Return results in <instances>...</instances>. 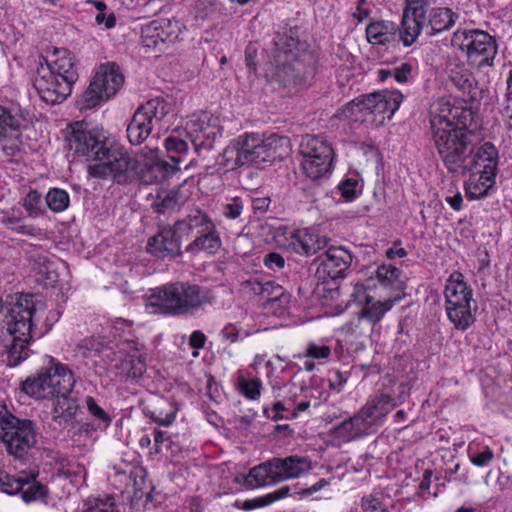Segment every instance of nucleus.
<instances>
[{
	"instance_id": "17",
	"label": "nucleus",
	"mask_w": 512,
	"mask_h": 512,
	"mask_svg": "<svg viewBox=\"0 0 512 512\" xmlns=\"http://www.w3.org/2000/svg\"><path fill=\"white\" fill-rule=\"evenodd\" d=\"M186 136L195 149H211L215 140L222 135L219 119L208 112L190 116L185 126Z\"/></svg>"
},
{
	"instance_id": "49",
	"label": "nucleus",
	"mask_w": 512,
	"mask_h": 512,
	"mask_svg": "<svg viewBox=\"0 0 512 512\" xmlns=\"http://www.w3.org/2000/svg\"><path fill=\"white\" fill-rule=\"evenodd\" d=\"M468 453L471 463L477 467L487 466L494 458V453L488 446H485L482 450L474 451L470 445Z\"/></svg>"
},
{
	"instance_id": "28",
	"label": "nucleus",
	"mask_w": 512,
	"mask_h": 512,
	"mask_svg": "<svg viewBox=\"0 0 512 512\" xmlns=\"http://www.w3.org/2000/svg\"><path fill=\"white\" fill-rule=\"evenodd\" d=\"M287 248L297 254L309 256L320 248L317 236L307 229L296 230L287 237Z\"/></svg>"
},
{
	"instance_id": "44",
	"label": "nucleus",
	"mask_w": 512,
	"mask_h": 512,
	"mask_svg": "<svg viewBox=\"0 0 512 512\" xmlns=\"http://www.w3.org/2000/svg\"><path fill=\"white\" fill-rule=\"evenodd\" d=\"M450 82L460 91L470 94L474 89L475 80L466 68L453 69L449 73Z\"/></svg>"
},
{
	"instance_id": "24",
	"label": "nucleus",
	"mask_w": 512,
	"mask_h": 512,
	"mask_svg": "<svg viewBox=\"0 0 512 512\" xmlns=\"http://www.w3.org/2000/svg\"><path fill=\"white\" fill-rule=\"evenodd\" d=\"M44 372L51 397L71 393L76 381L72 371L66 365L48 357V366L44 368Z\"/></svg>"
},
{
	"instance_id": "37",
	"label": "nucleus",
	"mask_w": 512,
	"mask_h": 512,
	"mask_svg": "<svg viewBox=\"0 0 512 512\" xmlns=\"http://www.w3.org/2000/svg\"><path fill=\"white\" fill-rule=\"evenodd\" d=\"M421 17H417L416 13H404L402 24L400 28V38L404 46H411L418 38L421 30L423 29Z\"/></svg>"
},
{
	"instance_id": "27",
	"label": "nucleus",
	"mask_w": 512,
	"mask_h": 512,
	"mask_svg": "<svg viewBox=\"0 0 512 512\" xmlns=\"http://www.w3.org/2000/svg\"><path fill=\"white\" fill-rule=\"evenodd\" d=\"M51 412L52 420L61 427H69L74 424L79 405L70 394L54 396Z\"/></svg>"
},
{
	"instance_id": "58",
	"label": "nucleus",
	"mask_w": 512,
	"mask_h": 512,
	"mask_svg": "<svg viewBox=\"0 0 512 512\" xmlns=\"http://www.w3.org/2000/svg\"><path fill=\"white\" fill-rule=\"evenodd\" d=\"M272 503H274L272 500V495H271V493H268L264 496H260L257 498H253V499L244 501L242 507L244 510H252V509L268 506Z\"/></svg>"
},
{
	"instance_id": "15",
	"label": "nucleus",
	"mask_w": 512,
	"mask_h": 512,
	"mask_svg": "<svg viewBox=\"0 0 512 512\" xmlns=\"http://www.w3.org/2000/svg\"><path fill=\"white\" fill-rule=\"evenodd\" d=\"M124 82V77L115 64L100 66L88 88L84 91L78 106L81 110L92 109L114 96Z\"/></svg>"
},
{
	"instance_id": "36",
	"label": "nucleus",
	"mask_w": 512,
	"mask_h": 512,
	"mask_svg": "<svg viewBox=\"0 0 512 512\" xmlns=\"http://www.w3.org/2000/svg\"><path fill=\"white\" fill-rule=\"evenodd\" d=\"M20 390L26 395L37 399L51 398L50 387L47 384L44 368L36 375L22 381L20 383Z\"/></svg>"
},
{
	"instance_id": "35",
	"label": "nucleus",
	"mask_w": 512,
	"mask_h": 512,
	"mask_svg": "<svg viewBox=\"0 0 512 512\" xmlns=\"http://www.w3.org/2000/svg\"><path fill=\"white\" fill-rule=\"evenodd\" d=\"M177 407L166 399H158L152 409L145 408L144 413L152 421L162 426H169L175 420Z\"/></svg>"
},
{
	"instance_id": "47",
	"label": "nucleus",
	"mask_w": 512,
	"mask_h": 512,
	"mask_svg": "<svg viewBox=\"0 0 512 512\" xmlns=\"http://www.w3.org/2000/svg\"><path fill=\"white\" fill-rule=\"evenodd\" d=\"M262 381L259 378L246 379L243 376L238 378L240 392L250 400H257L261 395Z\"/></svg>"
},
{
	"instance_id": "30",
	"label": "nucleus",
	"mask_w": 512,
	"mask_h": 512,
	"mask_svg": "<svg viewBox=\"0 0 512 512\" xmlns=\"http://www.w3.org/2000/svg\"><path fill=\"white\" fill-rule=\"evenodd\" d=\"M214 223L207 213L199 209L192 210L186 217L178 220L174 227L179 236H189L193 232L205 230Z\"/></svg>"
},
{
	"instance_id": "55",
	"label": "nucleus",
	"mask_w": 512,
	"mask_h": 512,
	"mask_svg": "<svg viewBox=\"0 0 512 512\" xmlns=\"http://www.w3.org/2000/svg\"><path fill=\"white\" fill-rule=\"evenodd\" d=\"M41 195L36 190H31L23 200V206L30 214H37L40 210Z\"/></svg>"
},
{
	"instance_id": "38",
	"label": "nucleus",
	"mask_w": 512,
	"mask_h": 512,
	"mask_svg": "<svg viewBox=\"0 0 512 512\" xmlns=\"http://www.w3.org/2000/svg\"><path fill=\"white\" fill-rule=\"evenodd\" d=\"M185 197L177 190H160L157 192L152 207L158 213H167L182 205Z\"/></svg>"
},
{
	"instance_id": "4",
	"label": "nucleus",
	"mask_w": 512,
	"mask_h": 512,
	"mask_svg": "<svg viewBox=\"0 0 512 512\" xmlns=\"http://www.w3.org/2000/svg\"><path fill=\"white\" fill-rule=\"evenodd\" d=\"M216 303L213 290L187 281L163 284L150 290L148 306L169 316L193 315Z\"/></svg>"
},
{
	"instance_id": "59",
	"label": "nucleus",
	"mask_w": 512,
	"mask_h": 512,
	"mask_svg": "<svg viewBox=\"0 0 512 512\" xmlns=\"http://www.w3.org/2000/svg\"><path fill=\"white\" fill-rule=\"evenodd\" d=\"M263 262L267 268L272 270L282 269L285 265L284 258L276 252H271L265 255Z\"/></svg>"
},
{
	"instance_id": "39",
	"label": "nucleus",
	"mask_w": 512,
	"mask_h": 512,
	"mask_svg": "<svg viewBox=\"0 0 512 512\" xmlns=\"http://www.w3.org/2000/svg\"><path fill=\"white\" fill-rule=\"evenodd\" d=\"M261 300L267 304L277 303L280 308H286L290 303L291 295L281 285L274 281H267L264 282Z\"/></svg>"
},
{
	"instance_id": "50",
	"label": "nucleus",
	"mask_w": 512,
	"mask_h": 512,
	"mask_svg": "<svg viewBox=\"0 0 512 512\" xmlns=\"http://www.w3.org/2000/svg\"><path fill=\"white\" fill-rule=\"evenodd\" d=\"M86 408L89 413L99 422L103 423L105 426L110 425L111 417L106 413V411L101 408L95 401V399L91 396H87L85 398Z\"/></svg>"
},
{
	"instance_id": "64",
	"label": "nucleus",
	"mask_w": 512,
	"mask_h": 512,
	"mask_svg": "<svg viewBox=\"0 0 512 512\" xmlns=\"http://www.w3.org/2000/svg\"><path fill=\"white\" fill-rule=\"evenodd\" d=\"M352 297L359 304H365L372 297L367 294L366 287L362 283H356L353 288Z\"/></svg>"
},
{
	"instance_id": "25",
	"label": "nucleus",
	"mask_w": 512,
	"mask_h": 512,
	"mask_svg": "<svg viewBox=\"0 0 512 512\" xmlns=\"http://www.w3.org/2000/svg\"><path fill=\"white\" fill-rule=\"evenodd\" d=\"M396 403L394 399L385 393L376 394L373 398L359 410L372 432L376 430L382 423L386 416L394 409Z\"/></svg>"
},
{
	"instance_id": "48",
	"label": "nucleus",
	"mask_w": 512,
	"mask_h": 512,
	"mask_svg": "<svg viewBox=\"0 0 512 512\" xmlns=\"http://www.w3.org/2000/svg\"><path fill=\"white\" fill-rule=\"evenodd\" d=\"M244 210V202L240 197H233L222 205V215L229 220L239 219Z\"/></svg>"
},
{
	"instance_id": "19",
	"label": "nucleus",
	"mask_w": 512,
	"mask_h": 512,
	"mask_svg": "<svg viewBox=\"0 0 512 512\" xmlns=\"http://www.w3.org/2000/svg\"><path fill=\"white\" fill-rule=\"evenodd\" d=\"M182 24L174 19H157L144 25L141 30L142 44L149 49L162 50L179 40Z\"/></svg>"
},
{
	"instance_id": "61",
	"label": "nucleus",
	"mask_w": 512,
	"mask_h": 512,
	"mask_svg": "<svg viewBox=\"0 0 512 512\" xmlns=\"http://www.w3.org/2000/svg\"><path fill=\"white\" fill-rule=\"evenodd\" d=\"M328 484H329L328 481L326 479L322 478L319 481H317L315 484L311 485L310 487H308L306 489L300 490L298 488V485H294L293 486V490H294L293 494H298L301 496H309V495H312L313 493L320 491L321 489L326 487Z\"/></svg>"
},
{
	"instance_id": "5",
	"label": "nucleus",
	"mask_w": 512,
	"mask_h": 512,
	"mask_svg": "<svg viewBox=\"0 0 512 512\" xmlns=\"http://www.w3.org/2000/svg\"><path fill=\"white\" fill-rule=\"evenodd\" d=\"M77 79L74 56L67 49H54L39 63L34 88L44 102L59 104L71 94Z\"/></svg>"
},
{
	"instance_id": "63",
	"label": "nucleus",
	"mask_w": 512,
	"mask_h": 512,
	"mask_svg": "<svg viewBox=\"0 0 512 512\" xmlns=\"http://www.w3.org/2000/svg\"><path fill=\"white\" fill-rule=\"evenodd\" d=\"M347 383V376L340 371L333 372L329 379V387L336 391H342L344 385Z\"/></svg>"
},
{
	"instance_id": "6",
	"label": "nucleus",
	"mask_w": 512,
	"mask_h": 512,
	"mask_svg": "<svg viewBox=\"0 0 512 512\" xmlns=\"http://www.w3.org/2000/svg\"><path fill=\"white\" fill-rule=\"evenodd\" d=\"M402 100L403 95L398 90L378 91L353 99L341 109L340 114L345 119L378 127L392 118Z\"/></svg>"
},
{
	"instance_id": "60",
	"label": "nucleus",
	"mask_w": 512,
	"mask_h": 512,
	"mask_svg": "<svg viewBox=\"0 0 512 512\" xmlns=\"http://www.w3.org/2000/svg\"><path fill=\"white\" fill-rule=\"evenodd\" d=\"M272 410L275 414L271 417L273 420L289 419L291 418V408L285 402L277 401L273 404Z\"/></svg>"
},
{
	"instance_id": "22",
	"label": "nucleus",
	"mask_w": 512,
	"mask_h": 512,
	"mask_svg": "<svg viewBox=\"0 0 512 512\" xmlns=\"http://www.w3.org/2000/svg\"><path fill=\"white\" fill-rule=\"evenodd\" d=\"M370 434H373L372 429H370L360 411L335 424L328 432V436L335 446H341Z\"/></svg>"
},
{
	"instance_id": "12",
	"label": "nucleus",
	"mask_w": 512,
	"mask_h": 512,
	"mask_svg": "<svg viewBox=\"0 0 512 512\" xmlns=\"http://www.w3.org/2000/svg\"><path fill=\"white\" fill-rule=\"evenodd\" d=\"M452 46L464 53L470 64L490 66L497 54L495 39L479 29H458L454 32Z\"/></svg>"
},
{
	"instance_id": "53",
	"label": "nucleus",
	"mask_w": 512,
	"mask_h": 512,
	"mask_svg": "<svg viewBox=\"0 0 512 512\" xmlns=\"http://www.w3.org/2000/svg\"><path fill=\"white\" fill-rule=\"evenodd\" d=\"M221 335L224 339L230 341L231 343H235L246 338L249 333L238 328L235 324H227L222 329Z\"/></svg>"
},
{
	"instance_id": "2",
	"label": "nucleus",
	"mask_w": 512,
	"mask_h": 512,
	"mask_svg": "<svg viewBox=\"0 0 512 512\" xmlns=\"http://www.w3.org/2000/svg\"><path fill=\"white\" fill-rule=\"evenodd\" d=\"M45 308V303L36 294H14L5 306L0 298V311L4 309L3 324L11 337L6 350L9 367H16L30 357V345L37 335L38 314Z\"/></svg>"
},
{
	"instance_id": "31",
	"label": "nucleus",
	"mask_w": 512,
	"mask_h": 512,
	"mask_svg": "<svg viewBox=\"0 0 512 512\" xmlns=\"http://www.w3.org/2000/svg\"><path fill=\"white\" fill-rule=\"evenodd\" d=\"M221 238L214 223L205 230L199 231V235L187 246L186 250L191 253L207 251L210 254L216 253L221 247Z\"/></svg>"
},
{
	"instance_id": "56",
	"label": "nucleus",
	"mask_w": 512,
	"mask_h": 512,
	"mask_svg": "<svg viewBox=\"0 0 512 512\" xmlns=\"http://www.w3.org/2000/svg\"><path fill=\"white\" fill-rule=\"evenodd\" d=\"M373 4L368 0H358L355 10L352 16L357 19L358 22H363L368 19L372 13Z\"/></svg>"
},
{
	"instance_id": "32",
	"label": "nucleus",
	"mask_w": 512,
	"mask_h": 512,
	"mask_svg": "<svg viewBox=\"0 0 512 512\" xmlns=\"http://www.w3.org/2000/svg\"><path fill=\"white\" fill-rule=\"evenodd\" d=\"M397 26L392 21H374L366 27V37L373 45H383L394 40Z\"/></svg>"
},
{
	"instance_id": "16",
	"label": "nucleus",
	"mask_w": 512,
	"mask_h": 512,
	"mask_svg": "<svg viewBox=\"0 0 512 512\" xmlns=\"http://www.w3.org/2000/svg\"><path fill=\"white\" fill-rule=\"evenodd\" d=\"M157 148L145 147L141 152V159L135 161L130 157L132 164V173L127 175L125 180L120 183L130 181L134 178H139L143 184H157L171 176L179 168L174 164L171 165L168 162L162 160L159 155Z\"/></svg>"
},
{
	"instance_id": "40",
	"label": "nucleus",
	"mask_w": 512,
	"mask_h": 512,
	"mask_svg": "<svg viewBox=\"0 0 512 512\" xmlns=\"http://www.w3.org/2000/svg\"><path fill=\"white\" fill-rule=\"evenodd\" d=\"M25 476L29 479V484H24L22 488L21 495L23 501L30 503L44 500L47 497L48 489L45 485L35 481L38 472L32 470L28 474H25Z\"/></svg>"
},
{
	"instance_id": "51",
	"label": "nucleus",
	"mask_w": 512,
	"mask_h": 512,
	"mask_svg": "<svg viewBox=\"0 0 512 512\" xmlns=\"http://www.w3.org/2000/svg\"><path fill=\"white\" fill-rule=\"evenodd\" d=\"M358 186L357 180L348 178L340 183L339 190L346 201H352L358 196Z\"/></svg>"
},
{
	"instance_id": "45",
	"label": "nucleus",
	"mask_w": 512,
	"mask_h": 512,
	"mask_svg": "<svg viewBox=\"0 0 512 512\" xmlns=\"http://www.w3.org/2000/svg\"><path fill=\"white\" fill-rule=\"evenodd\" d=\"M24 118L20 114H13L9 109L0 105V139L6 136V130L20 131Z\"/></svg>"
},
{
	"instance_id": "21",
	"label": "nucleus",
	"mask_w": 512,
	"mask_h": 512,
	"mask_svg": "<svg viewBox=\"0 0 512 512\" xmlns=\"http://www.w3.org/2000/svg\"><path fill=\"white\" fill-rule=\"evenodd\" d=\"M463 172L484 173L496 176L498 166V151L490 142H485L477 148L471 145L468 155L464 158Z\"/></svg>"
},
{
	"instance_id": "11",
	"label": "nucleus",
	"mask_w": 512,
	"mask_h": 512,
	"mask_svg": "<svg viewBox=\"0 0 512 512\" xmlns=\"http://www.w3.org/2000/svg\"><path fill=\"white\" fill-rule=\"evenodd\" d=\"M445 307L448 319L458 330L465 331L475 321L471 311L472 290L464 281V276L454 271L447 279L445 290Z\"/></svg>"
},
{
	"instance_id": "1",
	"label": "nucleus",
	"mask_w": 512,
	"mask_h": 512,
	"mask_svg": "<svg viewBox=\"0 0 512 512\" xmlns=\"http://www.w3.org/2000/svg\"><path fill=\"white\" fill-rule=\"evenodd\" d=\"M106 139L102 128L85 122H76L68 137V148L78 157L96 161L87 168L90 176L112 178L121 182L133 172L130 156L119 150H110L106 146Z\"/></svg>"
},
{
	"instance_id": "8",
	"label": "nucleus",
	"mask_w": 512,
	"mask_h": 512,
	"mask_svg": "<svg viewBox=\"0 0 512 512\" xmlns=\"http://www.w3.org/2000/svg\"><path fill=\"white\" fill-rule=\"evenodd\" d=\"M276 139L266 140L257 134H244L231 141L224 149L220 162L229 170L245 165L272 161L276 157Z\"/></svg>"
},
{
	"instance_id": "33",
	"label": "nucleus",
	"mask_w": 512,
	"mask_h": 512,
	"mask_svg": "<svg viewBox=\"0 0 512 512\" xmlns=\"http://www.w3.org/2000/svg\"><path fill=\"white\" fill-rule=\"evenodd\" d=\"M399 295L389 297L384 301H374L373 298L368 300L360 311V319L366 320L371 324H376L384 317V315L399 301Z\"/></svg>"
},
{
	"instance_id": "41",
	"label": "nucleus",
	"mask_w": 512,
	"mask_h": 512,
	"mask_svg": "<svg viewBox=\"0 0 512 512\" xmlns=\"http://www.w3.org/2000/svg\"><path fill=\"white\" fill-rule=\"evenodd\" d=\"M400 273L397 267L391 264H382L376 270V279L382 287L399 291L402 288L399 279Z\"/></svg>"
},
{
	"instance_id": "26",
	"label": "nucleus",
	"mask_w": 512,
	"mask_h": 512,
	"mask_svg": "<svg viewBox=\"0 0 512 512\" xmlns=\"http://www.w3.org/2000/svg\"><path fill=\"white\" fill-rule=\"evenodd\" d=\"M460 113V109L454 107L449 101L438 100L431 110L432 133L462 126L463 123L458 120Z\"/></svg>"
},
{
	"instance_id": "10",
	"label": "nucleus",
	"mask_w": 512,
	"mask_h": 512,
	"mask_svg": "<svg viewBox=\"0 0 512 512\" xmlns=\"http://www.w3.org/2000/svg\"><path fill=\"white\" fill-rule=\"evenodd\" d=\"M36 425L28 419H20L9 413L5 406L0 408V440L9 455L22 459L37 440Z\"/></svg>"
},
{
	"instance_id": "18",
	"label": "nucleus",
	"mask_w": 512,
	"mask_h": 512,
	"mask_svg": "<svg viewBox=\"0 0 512 512\" xmlns=\"http://www.w3.org/2000/svg\"><path fill=\"white\" fill-rule=\"evenodd\" d=\"M143 348L144 346L133 338H126L118 344L112 362L120 376L137 379L144 374L146 365Z\"/></svg>"
},
{
	"instance_id": "23",
	"label": "nucleus",
	"mask_w": 512,
	"mask_h": 512,
	"mask_svg": "<svg viewBox=\"0 0 512 512\" xmlns=\"http://www.w3.org/2000/svg\"><path fill=\"white\" fill-rule=\"evenodd\" d=\"M176 228L165 226L159 228L158 232L149 238L147 252L160 259L175 257L180 254L181 241L177 236Z\"/></svg>"
},
{
	"instance_id": "3",
	"label": "nucleus",
	"mask_w": 512,
	"mask_h": 512,
	"mask_svg": "<svg viewBox=\"0 0 512 512\" xmlns=\"http://www.w3.org/2000/svg\"><path fill=\"white\" fill-rule=\"evenodd\" d=\"M315 65L316 56L306 42L278 34L264 76L268 81L285 88H297L305 85L314 75Z\"/></svg>"
},
{
	"instance_id": "20",
	"label": "nucleus",
	"mask_w": 512,
	"mask_h": 512,
	"mask_svg": "<svg viewBox=\"0 0 512 512\" xmlns=\"http://www.w3.org/2000/svg\"><path fill=\"white\" fill-rule=\"evenodd\" d=\"M353 256L343 246H331L321 256L316 274L319 278L336 280L343 278L350 267Z\"/></svg>"
},
{
	"instance_id": "34",
	"label": "nucleus",
	"mask_w": 512,
	"mask_h": 512,
	"mask_svg": "<svg viewBox=\"0 0 512 512\" xmlns=\"http://www.w3.org/2000/svg\"><path fill=\"white\" fill-rule=\"evenodd\" d=\"M470 176L466 183V195L469 199L475 200L487 196L489 190L495 184V177L484 173L469 172Z\"/></svg>"
},
{
	"instance_id": "62",
	"label": "nucleus",
	"mask_w": 512,
	"mask_h": 512,
	"mask_svg": "<svg viewBox=\"0 0 512 512\" xmlns=\"http://www.w3.org/2000/svg\"><path fill=\"white\" fill-rule=\"evenodd\" d=\"M242 286L247 293H252L259 296L260 298L264 291V282H261L257 279H249L243 282Z\"/></svg>"
},
{
	"instance_id": "29",
	"label": "nucleus",
	"mask_w": 512,
	"mask_h": 512,
	"mask_svg": "<svg viewBox=\"0 0 512 512\" xmlns=\"http://www.w3.org/2000/svg\"><path fill=\"white\" fill-rule=\"evenodd\" d=\"M457 18V14L447 7H435L429 12L428 24L424 27L429 36L450 29Z\"/></svg>"
},
{
	"instance_id": "7",
	"label": "nucleus",
	"mask_w": 512,
	"mask_h": 512,
	"mask_svg": "<svg viewBox=\"0 0 512 512\" xmlns=\"http://www.w3.org/2000/svg\"><path fill=\"white\" fill-rule=\"evenodd\" d=\"M311 470L312 462L308 457L291 455L272 458L251 468L247 475L237 476L236 480L245 487L254 489L300 478Z\"/></svg>"
},
{
	"instance_id": "9",
	"label": "nucleus",
	"mask_w": 512,
	"mask_h": 512,
	"mask_svg": "<svg viewBox=\"0 0 512 512\" xmlns=\"http://www.w3.org/2000/svg\"><path fill=\"white\" fill-rule=\"evenodd\" d=\"M170 110L171 105L160 97L152 98L140 105L127 126L129 142L133 145H139L153 131L160 132L163 129H167L166 118Z\"/></svg>"
},
{
	"instance_id": "54",
	"label": "nucleus",
	"mask_w": 512,
	"mask_h": 512,
	"mask_svg": "<svg viewBox=\"0 0 512 512\" xmlns=\"http://www.w3.org/2000/svg\"><path fill=\"white\" fill-rule=\"evenodd\" d=\"M24 484H29V479L26 478L25 474L19 476L17 479L6 477V481L2 482L3 491L11 495L22 492Z\"/></svg>"
},
{
	"instance_id": "52",
	"label": "nucleus",
	"mask_w": 512,
	"mask_h": 512,
	"mask_svg": "<svg viewBox=\"0 0 512 512\" xmlns=\"http://www.w3.org/2000/svg\"><path fill=\"white\" fill-rule=\"evenodd\" d=\"M331 354V349L328 345H318L316 343H309L306 348L305 357L322 360L327 359Z\"/></svg>"
},
{
	"instance_id": "43",
	"label": "nucleus",
	"mask_w": 512,
	"mask_h": 512,
	"mask_svg": "<svg viewBox=\"0 0 512 512\" xmlns=\"http://www.w3.org/2000/svg\"><path fill=\"white\" fill-rule=\"evenodd\" d=\"M165 148L168 153L178 154L170 155L171 161L176 166L183 161V155L188 152V143L179 133H172L165 139Z\"/></svg>"
},
{
	"instance_id": "42",
	"label": "nucleus",
	"mask_w": 512,
	"mask_h": 512,
	"mask_svg": "<svg viewBox=\"0 0 512 512\" xmlns=\"http://www.w3.org/2000/svg\"><path fill=\"white\" fill-rule=\"evenodd\" d=\"M498 113L506 125L512 129V69L506 79V90L501 99H498Z\"/></svg>"
},
{
	"instance_id": "13",
	"label": "nucleus",
	"mask_w": 512,
	"mask_h": 512,
	"mask_svg": "<svg viewBox=\"0 0 512 512\" xmlns=\"http://www.w3.org/2000/svg\"><path fill=\"white\" fill-rule=\"evenodd\" d=\"M433 140L447 170L455 174L463 172L464 158L468 155L471 146L469 132L465 124L457 128L435 132Z\"/></svg>"
},
{
	"instance_id": "14",
	"label": "nucleus",
	"mask_w": 512,
	"mask_h": 512,
	"mask_svg": "<svg viewBox=\"0 0 512 512\" xmlns=\"http://www.w3.org/2000/svg\"><path fill=\"white\" fill-rule=\"evenodd\" d=\"M301 162L304 173L316 180L331 172L334 150L331 144L319 135H306L300 143Z\"/></svg>"
},
{
	"instance_id": "46",
	"label": "nucleus",
	"mask_w": 512,
	"mask_h": 512,
	"mask_svg": "<svg viewBox=\"0 0 512 512\" xmlns=\"http://www.w3.org/2000/svg\"><path fill=\"white\" fill-rule=\"evenodd\" d=\"M69 201L68 193L62 189H51L46 196L47 205L53 212H62L66 210L69 205Z\"/></svg>"
},
{
	"instance_id": "57",
	"label": "nucleus",
	"mask_w": 512,
	"mask_h": 512,
	"mask_svg": "<svg viewBox=\"0 0 512 512\" xmlns=\"http://www.w3.org/2000/svg\"><path fill=\"white\" fill-rule=\"evenodd\" d=\"M413 71V66L410 63H402L393 68V77L398 83H406L409 80Z\"/></svg>"
}]
</instances>
